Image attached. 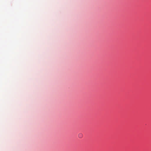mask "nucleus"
<instances>
[{
    "instance_id": "obj_1",
    "label": "nucleus",
    "mask_w": 151,
    "mask_h": 151,
    "mask_svg": "<svg viewBox=\"0 0 151 151\" xmlns=\"http://www.w3.org/2000/svg\"><path fill=\"white\" fill-rule=\"evenodd\" d=\"M78 137L80 138H81L83 137V134L82 133H79L78 134Z\"/></svg>"
}]
</instances>
